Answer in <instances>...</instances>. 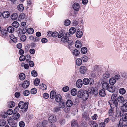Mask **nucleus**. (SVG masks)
I'll return each mask as SVG.
<instances>
[{"label":"nucleus","instance_id":"obj_1","mask_svg":"<svg viewBox=\"0 0 127 127\" xmlns=\"http://www.w3.org/2000/svg\"><path fill=\"white\" fill-rule=\"evenodd\" d=\"M111 109H113L115 107L117 108L118 103L117 100H110L109 102Z\"/></svg>","mask_w":127,"mask_h":127},{"label":"nucleus","instance_id":"obj_2","mask_svg":"<svg viewBox=\"0 0 127 127\" xmlns=\"http://www.w3.org/2000/svg\"><path fill=\"white\" fill-rule=\"evenodd\" d=\"M28 102H27L25 103L23 101H21L18 104V106L20 108H23L26 107V104H27L28 107Z\"/></svg>","mask_w":127,"mask_h":127},{"label":"nucleus","instance_id":"obj_3","mask_svg":"<svg viewBox=\"0 0 127 127\" xmlns=\"http://www.w3.org/2000/svg\"><path fill=\"white\" fill-rule=\"evenodd\" d=\"M91 91L90 92L91 94H94L95 95H96L98 93V90L97 88L95 87H92Z\"/></svg>","mask_w":127,"mask_h":127},{"label":"nucleus","instance_id":"obj_4","mask_svg":"<svg viewBox=\"0 0 127 127\" xmlns=\"http://www.w3.org/2000/svg\"><path fill=\"white\" fill-rule=\"evenodd\" d=\"M88 123L91 127H97L98 126V124L95 121L91 120L89 121Z\"/></svg>","mask_w":127,"mask_h":127},{"label":"nucleus","instance_id":"obj_5","mask_svg":"<svg viewBox=\"0 0 127 127\" xmlns=\"http://www.w3.org/2000/svg\"><path fill=\"white\" fill-rule=\"evenodd\" d=\"M56 117L54 115H52L50 116L48 119L49 122L51 123L56 122Z\"/></svg>","mask_w":127,"mask_h":127},{"label":"nucleus","instance_id":"obj_6","mask_svg":"<svg viewBox=\"0 0 127 127\" xmlns=\"http://www.w3.org/2000/svg\"><path fill=\"white\" fill-rule=\"evenodd\" d=\"M83 94L84 95H82V98L84 100H86L89 97L88 92L87 91H85V92Z\"/></svg>","mask_w":127,"mask_h":127},{"label":"nucleus","instance_id":"obj_7","mask_svg":"<svg viewBox=\"0 0 127 127\" xmlns=\"http://www.w3.org/2000/svg\"><path fill=\"white\" fill-rule=\"evenodd\" d=\"M2 15L3 17L5 18H8L10 15L9 12L7 11L3 12Z\"/></svg>","mask_w":127,"mask_h":127},{"label":"nucleus","instance_id":"obj_8","mask_svg":"<svg viewBox=\"0 0 127 127\" xmlns=\"http://www.w3.org/2000/svg\"><path fill=\"white\" fill-rule=\"evenodd\" d=\"M76 85L77 87L81 88L82 86L83 83L82 80L81 79H79L76 81Z\"/></svg>","mask_w":127,"mask_h":127},{"label":"nucleus","instance_id":"obj_9","mask_svg":"<svg viewBox=\"0 0 127 127\" xmlns=\"http://www.w3.org/2000/svg\"><path fill=\"white\" fill-rule=\"evenodd\" d=\"M87 70L86 67L84 66H81L80 69V73L82 74L85 73Z\"/></svg>","mask_w":127,"mask_h":127},{"label":"nucleus","instance_id":"obj_10","mask_svg":"<svg viewBox=\"0 0 127 127\" xmlns=\"http://www.w3.org/2000/svg\"><path fill=\"white\" fill-rule=\"evenodd\" d=\"M109 83L107 82H104L103 83L102 85V88L105 90H107L109 87Z\"/></svg>","mask_w":127,"mask_h":127},{"label":"nucleus","instance_id":"obj_11","mask_svg":"<svg viewBox=\"0 0 127 127\" xmlns=\"http://www.w3.org/2000/svg\"><path fill=\"white\" fill-rule=\"evenodd\" d=\"M85 91L82 90H79L77 94L78 97L79 98H82V95H84Z\"/></svg>","mask_w":127,"mask_h":127},{"label":"nucleus","instance_id":"obj_12","mask_svg":"<svg viewBox=\"0 0 127 127\" xmlns=\"http://www.w3.org/2000/svg\"><path fill=\"white\" fill-rule=\"evenodd\" d=\"M79 4L77 3H74L73 6V9L77 11H78L79 10Z\"/></svg>","mask_w":127,"mask_h":127},{"label":"nucleus","instance_id":"obj_13","mask_svg":"<svg viewBox=\"0 0 127 127\" xmlns=\"http://www.w3.org/2000/svg\"><path fill=\"white\" fill-rule=\"evenodd\" d=\"M29 83L28 81H25L22 84V86L24 88H26L29 86Z\"/></svg>","mask_w":127,"mask_h":127},{"label":"nucleus","instance_id":"obj_14","mask_svg":"<svg viewBox=\"0 0 127 127\" xmlns=\"http://www.w3.org/2000/svg\"><path fill=\"white\" fill-rule=\"evenodd\" d=\"M20 117V114L17 112H14L13 114L12 117L14 120L18 119Z\"/></svg>","mask_w":127,"mask_h":127},{"label":"nucleus","instance_id":"obj_15","mask_svg":"<svg viewBox=\"0 0 127 127\" xmlns=\"http://www.w3.org/2000/svg\"><path fill=\"white\" fill-rule=\"evenodd\" d=\"M75 45L77 48H80L82 46V44L80 41L77 40L75 43Z\"/></svg>","mask_w":127,"mask_h":127},{"label":"nucleus","instance_id":"obj_16","mask_svg":"<svg viewBox=\"0 0 127 127\" xmlns=\"http://www.w3.org/2000/svg\"><path fill=\"white\" fill-rule=\"evenodd\" d=\"M56 95V93L54 91H51L50 94V97L52 99H54Z\"/></svg>","mask_w":127,"mask_h":127},{"label":"nucleus","instance_id":"obj_17","mask_svg":"<svg viewBox=\"0 0 127 127\" xmlns=\"http://www.w3.org/2000/svg\"><path fill=\"white\" fill-rule=\"evenodd\" d=\"M66 104L68 107H70L72 106L73 102L71 100H68L66 102Z\"/></svg>","mask_w":127,"mask_h":127},{"label":"nucleus","instance_id":"obj_18","mask_svg":"<svg viewBox=\"0 0 127 127\" xmlns=\"http://www.w3.org/2000/svg\"><path fill=\"white\" fill-rule=\"evenodd\" d=\"M83 117L87 121H89L91 120L89 117V114H88L86 113H85L83 114Z\"/></svg>","mask_w":127,"mask_h":127},{"label":"nucleus","instance_id":"obj_19","mask_svg":"<svg viewBox=\"0 0 127 127\" xmlns=\"http://www.w3.org/2000/svg\"><path fill=\"white\" fill-rule=\"evenodd\" d=\"M55 98V100L57 102H60L61 100V96L60 95H56Z\"/></svg>","mask_w":127,"mask_h":127},{"label":"nucleus","instance_id":"obj_20","mask_svg":"<svg viewBox=\"0 0 127 127\" xmlns=\"http://www.w3.org/2000/svg\"><path fill=\"white\" fill-rule=\"evenodd\" d=\"M99 95L102 97H103L105 96V91L103 89H101L99 91Z\"/></svg>","mask_w":127,"mask_h":127},{"label":"nucleus","instance_id":"obj_21","mask_svg":"<svg viewBox=\"0 0 127 127\" xmlns=\"http://www.w3.org/2000/svg\"><path fill=\"white\" fill-rule=\"evenodd\" d=\"M83 35V33L81 31H78L76 33V36L78 38L81 37Z\"/></svg>","mask_w":127,"mask_h":127},{"label":"nucleus","instance_id":"obj_22","mask_svg":"<svg viewBox=\"0 0 127 127\" xmlns=\"http://www.w3.org/2000/svg\"><path fill=\"white\" fill-rule=\"evenodd\" d=\"M10 38L14 42L16 43L17 42L16 37H15L13 34H11L10 36Z\"/></svg>","mask_w":127,"mask_h":127},{"label":"nucleus","instance_id":"obj_23","mask_svg":"<svg viewBox=\"0 0 127 127\" xmlns=\"http://www.w3.org/2000/svg\"><path fill=\"white\" fill-rule=\"evenodd\" d=\"M107 90L110 92L113 93L115 91V88L114 87L109 86Z\"/></svg>","mask_w":127,"mask_h":127},{"label":"nucleus","instance_id":"obj_24","mask_svg":"<svg viewBox=\"0 0 127 127\" xmlns=\"http://www.w3.org/2000/svg\"><path fill=\"white\" fill-rule=\"evenodd\" d=\"M18 17L17 14L16 13H14L12 14L11 16L12 19L14 20L16 19Z\"/></svg>","mask_w":127,"mask_h":127},{"label":"nucleus","instance_id":"obj_25","mask_svg":"<svg viewBox=\"0 0 127 127\" xmlns=\"http://www.w3.org/2000/svg\"><path fill=\"white\" fill-rule=\"evenodd\" d=\"M116 81L115 78H110L109 81V83L110 85H114L116 83Z\"/></svg>","mask_w":127,"mask_h":127},{"label":"nucleus","instance_id":"obj_26","mask_svg":"<svg viewBox=\"0 0 127 127\" xmlns=\"http://www.w3.org/2000/svg\"><path fill=\"white\" fill-rule=\"evenodd\" d=\"M7 30L9 32L12 33L14 32V29L13 27L11 26H9L8 27Z\"/></svg>","mask_w":127,"mask_h":127},{"label":"nucleus","instance_id":"obj_27","mask_svg":"<svg viewBox=\"0 0 127 127\" xmlns=\"http://www.w3.org/2000/svg\"><path fill=\"white\" fill-rule=\"evenodd\" d=\"M83 84L85 85L88 84L90 82V81L89 79L87 78H84L83 81Z\"/></svg>","mask_w":127,"mask_h":127},{"label":"nucleus","instance_id":"obj_28","mask_svg":"<svg viewBox=\"0 0 127 127\" xmlns=\"http://www.w3.org/2000/svg\"><path fill=\"white\" fill-rule=\"evenodd\" d=\"M69 40L68 37L66 36L62 37L61 38V40L64 42H66Z\"/></svg>","mask_w":127,"mask_h":127},{"label":"nucleus","instance_id":"obj_29","mask_svg":"<svg viewBox=\"0 0 127 127\" xmlns=\"http://www.w3.org/2000/svg\"><path fill=\"white\" fill-rule=\"evenodd\" d=\"M71 125L72 127H78L77 122L75 120H73L72 121Z\"/></svg>","mask_w":127,"mask_h":127},{"label":"nucleus","instance_id":"obj_30","mask_svg":"<svg viewBox=\"0 0 127 127\" xmlns=\"http://www.w3.org/2000/svg\"><path fill=\"white\" fill-rule=\"evenodd\" d=\"M117 96L116 94H113L111 97V100H117Z\"/></svg>","mask_w":127,"mask_h":127},{"label":"nucleus","instance_id":"obj_31","mask_svg":"<svg viewBox=\"0 0 127 127\" xmlns=\"http://www.w3.org/2000/svg\"><path fill=\"white\" fill-rule=\"evenodd\" d=\"M75 32L76 29L73 27L71 28L69 30V32L70 34H73Z\"/></svg>","mask_w":127,"mask_h":127},{"label":"nucleus","instance_id":"obj_32","mask_svg":"<svg viewBox=\"0 0 127 127\" xmlns=\"http://www.w3.org/2000/svg\"><path fill=\"white\" fill-rule=\"evenodd\" d=\"M110 74L108 72H107L103 74V77L104 79H106L110 77Z\"/></svg>","mask_w":127,"mask_h":127},{"label":"nucleus","instance_id":"obj_33","mask_svg":"<svg viewBox=\"0 0 127 127\" xmlns=\"http://www.w3.org/2000/svg\"><path fill=\"white\" fill-rule=\"evenodd\" d=\"M12 25L14 27L17 28L19 26V24L17 22L14 21L12 23Z\"/></svg>","mask_w":127,"mask_h":127},{"label":"nucleus","instance_id":"obj_34","mask_svg":"<svg viewBox=\"0 0 127 127\" xmlns=\"http://www.w3.org/2000/svg\"><path fill=\"white\" fill-rule=\"evenodd\" d=\"M65 32L63 31H59L58 33V37L59 38H60L62 37L64 34Z\"/></svg>","mask_w":127,"mask_h":127},{"label":"nucleus","instance_id":"obj_35","mask_svg":"<svg viewBox=\"0 0 127 127\" xmlns=\"http://www.w3.org/2000/svg\"><path fill=\"white\" fill-rule=\"evenodd\" d=\"M17 8L18 10L20 11H22L24 9V8L22 4L18 5L17 6Z\"/></svg>","mask_w":127,"mask_h":127},{"label":"nucleus","instance_id":"obj_36","mask_svg":"<svg viewBox=\"0 0 127 127\" xmlns=\"http://www.w3.org/2000/svg\"><path fill=\"white\" fill-rule=\"evenodd\" d=\"M77 93V91L75 89H72L71 91V94L73 95H75Z\"/></svg>","mask_w":127,"mask_h":127},{"label":"nucleus","instance_id":"obj_37","mask_svg":"<svg viewBox=\"0 0 127 127\" xmlns=\"http://www.w3.org/2000/svg\"><path fill=\"white\" fill-rule=\"evenodd\" d=\"M76 64L78 65H80L82 64V60L80 58L77 59L76 60Z\"/></svg>","mask_w":127,"mask_h":127},{"label":"nucleus","instance_id":"obj_38","mask_svg":"<svg viewBox=\"0 0 127 127\" xmlns=\"http://www.w3.org/2000/svg\"><path fill=\"white\" fill-rule=\"evenodd\" d=\"M126 92L124 88H120L119 91V93L122 95L124 94Z\"/></svg>","mask_w":127,"mask_h":127},{"label":"nucleus","instance_id":"obj_39","mask_svg":"<svg viewBox=\"0 0 127 127\" xmlns=\"http://www.w3.org/2000/svg\"><path fill=\"white\" fill-rule=\"evenodd\" d=\"M88 58L85 55L83 56L82 58V60L84 62H86L87 61Z\"/></svg>","mask_w":127,"mask_h":127},{"label":"nucleus","instance_id":"obj_40","mask_svg":"<svg viewBox=\"0 0 127 127\" xmlns=\"http://www.w3.org/2000/svg\"><path fill=\"white\" fill-rule=\"evenodd\" d=\"M87 51V48L85 47L82 48L81 49V52L83 54H85L86 53Z\"/></svg>","mask_w":127,"mask_h":127},{"label":"nucleus","instance_id":"obj_41","mask_svg":"<svg viewBox=\"0 0 127 127\" xmlns=\"http://www.w3.org/2000/svg\"><path fill=\"white\" fill-rule=\"evenodd\" d=\"M40 82V80L39 79L36 78L34 81V84L35 86H38Z\"/></svg>","mask_w":127,"mask_h":127},{"label":"nucleus","instance_id":"obj_42","mask_svg":"<svg viewBox=\"0 0 127 127\" xmlns=\"http://www.w3.org/2000/svg\"><path fill=\"white\" fill-rule=\"evenodd\" d=\"M117 100L119 102L121 103H122V102L123 103V102L124 101V98L123 96H119L118 97Z\"/></svg>","mask_w":127,"mask_h":127},{"label":"nucleus","instance_id":"obj_43","mask_svg":"<svg viewBox=\"0 0 127 127\" xmlns=\"http://www.w3.org/2000/svg\"><path fill=\"white\" fill-rule=\"evenodd\" d=\"M73 54L75 56H77L79 54L80 52L77 49H75L73 50Z\"/></svg>","mask_w":127,"mask_h":127},{"label":"nucleus","instance_id":"obj_44","mask_svg":"<svg viewBox=\"0 0 127 127\" xmlns=\"http://www.w3.org/2000/svg\"><path fill=\"white\" fill-rule=\"evenodd\" d=\"M19 77L21 80H23L25 79V76L24 74L22 73L19 75Z\"/></svg>","mask_w":127,"mask_h":127},{"label":"nucleus","instance_id":"obj_45","mask_svg":"<svg viewBox=\"0 0 127 127\" xmlns=\"http://www.w3.org/2000/svg\"><path fill=\"white\" fill-rule=\"evenodd\" d=\"M65 105V103L63 102H61L59 104V107L60 108H64Z\"/></svg>","mask_w":127,"mask_h":127},{"label":"nucleus","instance_id":"obj_46","mask_svg":"<svg viewBox=\"0 0 127 127\" xmlns=\"http://www.w3.org/2000/svg\"><path fill=\"white\" fill-rule=\"evenodd\" d=\"M34 32L33 29L32 28H30L27 30L28 33L30 34H32Z\"/></svg>","mask_w":127,"mask_h":127},{"label":"nucleus","instance_id":"obj_47","mask_svg":"<svg viewBox=\"0 0 127 127\" xmlns=\"http://www.w3.org/2000/svg\"><path fill=\"white\" fill-rule=\"evenodd\" d=\"M5 121L4 119L0 120V126H3L5 125Z\"/></svg>","mask_w":127,"mask_h":127},{"label":"nucleus","instance_id":"obj_48","mask_svg":"<svg viewBox=\"0 0 127 127\" xmlns=\"http://www.w3.org/2000/svg\"><path fill=\"white\" fill-rule=\"evenodd\" d=\"M70 23V21L69 20H66L64 22V24L66 26L69 25Z\"/></svg>","mask_w":127,"mask_h":127},{"label":"nucleus","instance_id":"obj_49","mask_svg":"<svg viewBox=\"0 0 127 127\" xmlns=\"http://www.w3.org/2000/svg\"><path fill=\"white\" fill-rule=\"evenodd\" d=\"M40 88L42 89L43 90L46 89V86L43 84H40Z\"/></svg>","mask_w":127,"mask_h":127},{"label":"nucleus","instance_id":"obj_50","mask_svg":"<svg viewBox=\"0 0 127 127\" xmlns=\"http://www.w3.org/2000/svg\"><path fill=\"white\" fill-rule=\"evenodd\" d=\"M121 109L122 111L126 112L127 111V106L123 105L121 107Z\"/></svg>","mask_w":127,"mask_h":127},{"label":"nucleus","instance_id":"obj_51","mask_svg":"<svg viewBox=\"0 0 127 127\" xmlns=\"http://www.w3.org/2000/svg\"><path fill=\"white\" fill-rule=\"evenodd\" d=\"M123 120L124 121H126L127 120V113L123 115Z\"/></svg>","mask_w":127,"mask_h":127},{"label":"nucleus","instance_id":"obj_52","mask_svg":"<svg viewBox=\"0 0 127 127\" xmlns=\"http://www.w3.org/2000/svg\"><path fill=\"white\" fill-rule=\"evenodd\" d=\"M26 37L25 35H22L20 37V40L23 41H25L26 39Z\"/></svg>","mask_w":127,"mask_h":127},{"label":"nucleus","instance_id":"obj_53","mask_svg":"<svg viewBox=\"0 0 127 127\" xmlns=\"http://www.w3.org/2000/svg\"><path fill=\"white\" fill-rule=\"evenodd\" d=\"M31 73L32 76L35 77L37 76V72L34 70H33L32 71Z\"/></svg>","mask_w":127,"mask_h":127},{"label":"nucleus","instance_id":"obj_54","mask_svg":"<svg viewBox=\"0 0 127 127\" xmlns=\"http://www.w3.org/2000/svg\"><path fill=\"white\" fill-rule=\"evenodd\" d=\"M30 92L28 90H26L23 92V95L25 96H28L30 94Z\"/></svg>","mask_w":127,"mask_h":127},{"label":"nucleus","instance_id":"obj_55","mask_svg":"<svg viewBox=\"0 0 127 127\" xmlns=\"http://www.w3.org/2000/svg\"><path fill=\"white\" fill-rule=\"evenodd\" d=\"M69 89L68 87L66 86L64 87L63 88V90L64 92H66L69 90Z\"/></svg>","mask_w":127,"mask_h":127},{"label":"nucleus","instance_id":"obj_56","mask_svg":"<svg viewBox=\"0 0 127 127\" xmlns=\"http://www.w3.org/2000/svg\"><path fill=\"white\" fill-rule=\"evenodd\" d=\"M25 14L23 13H21L19 15V18L21 19H24L25 18Z\"/></svg>","mask_w":127,"mask_h":127},{"label":"nucleus","instance_id":"obj_57","mask_svg":"<svg viewBox=\"0 0 127 127\" xmlns=\"http://www.w3.org/2000/svg\"><path fill=\"white\" fill-rule=\"evenodd\" d=\"M37 91L36 89L33 88L31 89V93L32 94H35L36 93Z\"/></svg>","mask_w":127,"mask_h":127},{"label":"nucleus","instance_id":"obj_58","mask_svg":"<svg viewBox=\"0 0 127 127\" xmlns=\"http://www.w3.org/2000/svg\"><path fill=\"white\" fill-rule=\"evenodd\" d=\"M60 110V108L59 107H57L54 108L53 109V111L54 112H57Z\"/></svg>","mask_w":127,"mask_h":127},{"label":"nucleus","instance_id":"obj_59","mask_svg":"<svg viewBox=\"0 0 127 127\" xmlns=\"http://www.w3.org/2000/svg\"><path fill=\"white\" fill-rule=\"evenodd\" d=\"M7 114L9 115H11L13 113L12 109H9L7 112Z\"/></svg>","mask_w":127,"mask_h":127},{"label":"nucleus","instance_id":"obj_60","mask_svg":"<svg viewBox=\"0 0 127 127\" xmlns=\"http://www.w3.org/2000/svg\"><path fill=\"white\" fill-rule=\"evenodd\" d=\"M92 119L93 120H96L97 119L98 116L96 114H95L94 115L92 116Z\"/></svg>","mask_w":127,"mask_h":127},{"label":"nucleus","instance_id":"obj_61","mask_svg":"<svg viewBox=\"0 0 127 127\" xmlns=\"http://www.w3.org/2000/svg\"><path fill=\"white\" fill-rule=\"evenodd\" d=\"M25 59V57L24 55H22L19 58V60L20 61H24Z\"/></svg>","mask_w":127,"mask_h":127},{"label":"nucleus","instance_id":"obj_62","mask_svg":"<svg viewBox=\"0 0 127 127\" xmlns=\"http://www.w3.org/2000/svg\"><path fill=\"white\" fill-rule=\"evenodd\" d=\"M123 121L122 120H120V121L119 123L118 124V127H121L123 126Z\"/></svg>","mask_w":127,"mask_h":127},{"label":"nucleus","instance_id":"obj_63","mask_svg":"<svg viewBox=\"0 0 127 127\" xmlns=\"http://www.w3.org/2000/svg\"><path fill=\"white\" fill-rule=\"evenodd\" d=\"M49 95L47 93H44L43 95V97L45 99L48 98L49 97Z\"/></svg>","mask_w":127,"mask_h":127},{"label":"nucleus","instance_id":"obj_64","mask_svg":"<svg viewBox=\"0 0 127 127\" xmlns=\"http://www.w3.org/2000/svg\"><path fill=\"white\" fill-rule=\"evenodd\" d=\"M19 125L20 127H23L25 126V123L21 121L19 122Z\"/></svg>","mask_w":127,"mask_h":127}]
</instances>
